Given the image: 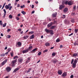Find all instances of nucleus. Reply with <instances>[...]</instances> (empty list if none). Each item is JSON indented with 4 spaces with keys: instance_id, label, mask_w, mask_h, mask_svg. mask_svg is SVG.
I'll return each mask as SVG.
<instances>
[{
    "instance_id": "nucleus-1",
    "label": "nucleus",
    "mask_w": 78,
    "mask_h": 78,
    "mask_svg": "<svg viewBox=\"0 0 78 78\" xmlns=\"http://www.w3.org/2000/svg\"><path fill=\"white\" fill-rule=\"evenodd\" d=\"M21 45H22V43H21V42H19L16 43V46L17 47H20Z\"/></svg>"
},
{
    "instance_id": "nucleus-2",
    "label": "nucleus",
    "mask_w": 78,
    "mask_h": 78,
    "mask_svg": "<svg viewBox=\"0 0 78 78\" xmlns=\"http://www.w3.org/2000/svg\"><path fill=\"white\" fill-rule=\"evenodd\" d=\"M17 62V59H16L15 60H14L13 61H12V67H14L15 66V63Z\"/></svg>"
},
{
    "instance_id": "nucleus-3",
    "label": "nucleus",
    "mask_w": 78,
    "mask_h": 78,
    "mask_svg": "<svg viewBox=\"0 0 78 78\" xmlns=\"http://www.w3.org/2000/svg\"><path fill=\"white\" fill-rule=\"evenodd\" d=\"M37 50V48H35L33 50H32V51H30V53H35V52H36V50Z\"/></svg>"
},
{
    "instance_id": "nucleus-4",
    "label": "nucleus",
    "mask_w": 78,
    "mask_h": 78,
    "mask_svg": "<svg viewBox=\"0 0 78 78\" xmlns=\"http://www.w3.org/2000/svg\"><path fill=\"white\" fill-rule=\"evenodd\" d=\"M58 73L59 75H62V71L61 70H58Z\"/></svg>"
},
{
    "instance_id": "nucleus-5",
    "label": "nucleus",
    "mask_w": 78,
    "mask_h": 78,
    "mask_svg": "<svg viewBox=\"0 0 78 78\" xmlns=\"http://www.w3.org/2000/svg\"><path fill=\"white\" fill-rule=\"evenodd\" d=\"M7 61H8L7 59L4 61L3 62H2V66H4V65H5V64H6V62H7Z\"/></svg>"
},
{
    "instance_id": "nucleus-6",
    "label": "nucleus",
    "mask_w": 78,
    "mask_h": 78,
    "mask_svg": "<svg viewBox=\"0 0 78 78\" xmlns=\"http://www.w3.org/2000/svg\"><path fill=\"white\" fill-rule=\"evenodd\" d=\"M11 68H10V67H8L6 69V70L7 72H9V71H11Z\"/></svg>"
},
{
    "instance_id": "nucleus-7",
    "label": "nucleus",
    "mask_w": 78,
    "mask_h": 78,
    "mask_svg": "<svg viewBox=\"0 0 78 78\" xmlns=\"http://www.w3.org/2000/svg\"><path fill=\"white\" fill-rule=\"evenodd\" d=\"M51 62H54V64H55V63H56L57 62H58V60L55 59L54 60H51Z\"/></svg>"
},
{
    "instance_id": "nucleus-8",
    "label": "nucleus",
    "mask_w": 78,
    "mask_h": 78,
    "mask_svg": "<svg viewBox=\"0 0 78 78\" xmlns=\"http://www.w3.org/2000/svg\"><path fill=\"white\" fill-rule=\"evenodd\" d=\"M56 15H57V12H55L52 14V16L53 17H56Z\"/></svg>"
},
{
    "instance_id": "nucleus-9",
    "label": "nucleus",
    "mask_w": 78,
    "mask_h": 78,
    "mask_svg": "<svg viewBox=\"0 0 78 78\" xmlns=\"http://www.w3.org/2000/svg\"><path fill=\"white\" fill-rule=\"evenodd\" d=\"M62 76L63 77H65V76H67V73H66V72L63 73L62 74Z\"/></svg>"
},
{
    "instance_id": "nucleus-10",
    "label": "nucleus",
    "mask_w": 78,
    "mask_h": 78,
    "mask_svg": "<svg viewBox=\"0 0 78 78\" xmlns=\"http://www.w3.org/2000/svg\"><path fill=\"white\" fill-rule=\"evenodd\" d=\"M67 11H68V8H65L63 10V11L64 12H67Z\"/></svg>"
},
{
    "instance_id": "nucleus-11",
    "label": "nucleus",
    "mask_w": 78,
    "mask_h": 78,
    "mask_svg": "<svg viewBox=\"0 0 78 78\" xmlns=\"http://www.w3.org/2000/svg\"><path fill=\"white\" fill-rule=\"evenodd\" d=\"M76 64L73 63V64L72 65V67L73 68H75L76 67Z\"/></svg>"
},
{
    "instance_id": "nucleus-12",
    "label": "nucleus",
    "mask_w": 78,
    "mask_h": 78,
    "mask_svg": "<svg viewBox=\"0 0 78 78\" xmlns=\"http://www.w3.org/2000/svg\"><path fill=\"white\" fill-rule=\"evenodd\" d=\"M64 8V5H61L59 6V9L61 10L63 8Z\"/></svg>"
},
{
    "instance_id": "nucleus-13",
    "label": "nucleus",
    "mask_w": 78,
    "mask_h": 78,
    "mask_svg": "<svg viewBox=\"0 0 78 78\" xmlns=\"http://www.w3.org/2000/svg\"><path fill=\"white\" fill-rule=\"evenodd\" d=\"M53 23L52 22H51V23H49V24H48V28H49V27H50L52 25H53Z\"/></svg>"
},
{
    "instance_id": "nucleus-14",
    "label": "nucleus",
    "mask_w": 78,
    "mask_h": 78,
    "mask_svg": "<svg viewBox=\"0 0 78 78\" xmlns=\"http://www.w3.org/2000/svg\"><path fill=\"white\" fill-rule=\"evenodd\" d=\"M18 61L19 62H20L21 63H22V62L23 61V59L22 58H19L18 59Z\"/></svg>"
},
{
    "instance_id": "nucleus-15",
    "label": "nucleus",
    "mask_w": 78,
    "mask_h": 78,
    "mask_svg": "<svg viewBox=\"0 0 78 78\" xmlns=\"http://www.w3.org/2000/svg\"><path fill=\"white\" fill-rule=\"evenodd\" d=\"M28 51L27 49H26L22 51L23 53H27Z\"/></svg>"
},
{
    "instance_id": "nucleus-16",
    "label": "nucleus",
    "mask_w": 78,
    "mask_h": 78,
    "mask_svg": "<svg viewBox=\"0 0 78 78\" xmlns=\"http://www.w3.org/2000/svg\"><path fill=\"white\" fill-rule=\"evenodd\" d=\"M19 70V68H16V69H15L13 71V73H15V72H16L18 70Z\"/></svg>"
},
{
    "instance_id": "nucleus-17",
    "label": "nucleus",
    "mask_w": 78,
    "mask_h": 78,
    "mask_svg": "<svg viewBox=\"0 0 78 78\" xmlns=\"http://www.w3.org/2000/svg\"><path fill=\"white\" fill-rule=\"evenodd\" d=\"M49 33H50V34H51V35H53V31L52 30H50V31H49Z\"/></svg>"
},
{
    "instance_id": "nucleus-18",
    "label": "nucleus",
    "mask_w": 78,
    "mask_h": 78,
    "mask_svg": "<svg viewBox=\"0 0 78 78\" xmlns=\"http://www.w3.org/2000/svg\"><path fill=\"white\" fill-rule=\"evenodd\" d=\"M50 30H48L47 29H45V31H46V32L47 33H50Z\"/></svg>"
},
{
    "instance_id": "nucleus-19",
    "label": "nucleus",
    "mask_w": 78,
    "mask_h": 78,
    "mask_svg": "<svg viewBox=\"0 0 78 78\" xmlns=\"http://www.w3.org/2000/svg\"><path fill=\"white\" fill-rule=\"evenodd\" d=\"M31 70V68H29L28 70L27 71H26V73H28L29 72H30V70Z\"/></svg>"
},
{
    "instance_id": "nucleus-20",
    "label": "nucleus",
    "mask_w": 78,
    "mask_h": 78,
    "mask_svg": "<svg viewBox=\"0 0 78 78\" xmlns=\"http://www.w3.org/2000/svg\"><path fill=\"white\" fill-rule=\"evenodd\" d=\"M45 45L46 47H48L50 46V43H46L45 44Z\"/></svg>"
},
{
    "instance_id": "nucleus-21",
    "label": "nucleus",
    "mask_w": 78,
    "mask_h": 78,
    "mask_svg": "<svg viewBox=\"0 0 78 78\" xmlns=\"http://www.w3.org/2000/svg\"><path fill=\"white\" fill-rule=\"evenodd\" d=\"M55 26H52L50 27V29L51 30H53V29H54V28H55Z\"/></svg>"
},
{
    "instance_id": "nucleus-22",
    "label": "nucleus",
    "mask_w": 78,
    "mask_h": 78,
    "mask_svg": "<svg viewBox=\"0 0 78 78\" xmlns=\"http://www.w3.org/2000/svg\"><path fill=\"white\" fill-rule=\"evenodd\" d=\"M34 34L31 35V37H30V39H34Z\"/></svg>"
},
{
    "instance_id": "nucleus-23",
    "label": "nucleus",
    "mask_w": 78,
    "mask_h": 78,
    "mask_svg": "<svg viewBox=\"0 0 78 78\" xmlns=\"http://www.w3.org/2000/svg\"><path fill=\"white\" fill-rule=\"evenodd\" d=\"M78 60L76 58L75 59L73 63H75L76 64Z\"/></svg>"
},
{
    "instance_id": "nucleus-24",
    "label": "nucleus",
    "mask_w": 78,
    "mask_h": 78,
    "mask_svg": "<svg viewBox=\"0 0 78 78\" xmlns=\"http://www.w3.org/2000/svg\"><path fill=\"white\" fill-rule=\"evenodd\" d=\"M5 8L7 9H9V6L8 5H6L5 6Z\"/></svg>"
},
{
    "instance_id": "nucleus-25",
    "label": "nucleus",
    "mask_w": 78,
    "mask_h": 78,
    "mask_svg": "<svg viewBox=\"0 0 78 78\" xmlns=\"http://www.w3.org/2000/svg\"><path fill=\"white\" fill-rule=\"evenodd\" d=\"M21 13H22L23 15H25V14H26V12L24 11H22L21 12Z\"/></svg>"
},
{
    "instance_id": "nucleus-26",
    "label": "nucleus",
    "mask_w": 78,
    "mask_h": 78,
    "mask_svg": "<svg viewBox=\"0 0 78 78\" xmlns=\"http://www.w3.org/2000/svg\"><path fill=\"white\" fill-rule=\"evenodd\" d=\"M34 33V32L33 31H32L30 32H29L28 33L29 34H33V33Z\"/></svg>"
},
{
    "instance_id": "nucleus-27",
    "label": "nucleus",
    "mask_w": 78,
    "mask_h": 78,
    "mask_svg": "<svg viewBox=\"0 0 78 78\" xmlns=\"http://www.w3.org/2000/svg\"><path fill=\"white\" fill-rule=\"evenodd\" d=\"M68 4L69 6H71L72 5V2H71L69 1L68 3Z\"/></svg>"
},
{
    "instance_id": "nucleus-28",
    "label": "nucleus",
    "mask_w": 78,
    "mask_h": 78,
    "mask_svg": "<svg viewBox=\"0 0 78 78\" xmlns=\"http://www.w3.org/2000/svg\"><path fill=\"white\" fill-rule=\"evenodd\" d=\"M56 42H60V39L58 38L56 41Z\"/></svg>"
},
{
    "instance_id": "nucleus-29",
    "label": "nucleus",
    "mask_w": 78,
    "mask_h": 78,
    "mask_svg": "<svg viewBox=\"0 0 78 78\" xmlns=\"http://www.w3.org/2000/svg\"><path fill=\"white\" fill-rule=\"evenodd\" d=\"M78 31V29H75L74 30V32L75 33H77V32Z\"/></svg>"
},
{
    "instance_id": "nucleus-30",
    "label": "nucleus",
    "mask_w": 78,
    "mask_h": 78,
    "mask_svg": "<svg viewBox=\"0 0 78 78\" xmlns=\"http://www.w3.org/2000/svg\"><path fill=\"white\" fill-rule=\"evenodd\" d=\"M10 55H11V56H12V57H13V56H14V53L13 52H11L10 53Z\"/></svg>"
},
{
    "instance_id": "nucleus-31",
    "label": "nucleus",
    "mask_w": 78,
    "mask_h": 78,
    "mask_svg": "<svg viewBox=\"0 0 78 78\" xmlns=\"http://www.w3.org/2000/svg\"><path fill=\"white\" fill-rule=\"evenodd\" d=\"M23 37L24 39H27L28 37L27 36H25Z\"/></svg>"
},
{
    "instance_id": "nucleus-32",
    "label": "nucleus",
    "mask_w": 78,
    "mask_h": 78,
    "mask_svg": "<svg viewBox=\"0 0 78 78\" xmlns=\"http://www.w3.org/2000/svg\"><path fill=\"white\" fill-rule=\"evenodd\" d=\"M11 50V49L10 48H9L7 50V51H8L7 52H8L9 53Z\"/></svg>"
},
{
    "instance_id": "nucleus-33",
    "label": "nucleus",
    "mask_w": 78,
    "mask_h": 78,
    "mask_svg": "<svg viewBox=\"0 0 78 78\" xmlns=\"http://www.w3.org/2000/svg\"><path fill=\"white\" fill-rule=\"evenodd\" d=\"M56 55V53L55 52H53L52 54V56H55Z\"/></svg>"
},
{
    "instance_id": "nucleus-34",
    "label": "nucleus",
    "mask_w": 78,
    "mask_h": 78,
    "mask_svg": "<svg viewBox=\"0 0 78 78\" xmlns=\"http://www.w3.org/2000/svg\"><path fill=\"white\" fill-rule=\"evenodd\" d=\"M33 48V46H30L29 47V50H31Z\"/></svg>"
},
{
    "instance_id": "nucleus-35",
    "label": "nucleus",
    "mask_w": 78,
    "mask_h": 78,
    "mask_svg": "<svg viewBox=\"0 0 78 78\" xmlns=\"http://www.w3.org/2000/svg\"><path fill=\"white\" fill-rule=\"evenodd\" d=\"M5 5H6V2H5L4 5H3V6L2 8V9H3V8H4V7H5Z\"/></svg>"
},
{
    "instance_id": "nucleus-36",
    "label": "nucleus",
    "mask_w": 78,
    "mask_h": 78,
    "mask_svg": "<svg viewBox=\"0 0 78 78\" xmlns=\"http://www.w3.org/2000/svg\"><path fill=\"white\" fill-rule=\"evenodd\" d=\"M9 19H12V16L11 15H10L9 16Z\"/></svg>"
},
{
    "instance_id": "nucleus-37",
    "label": "nucleus",
    "mask_w": 78,
    "mask_h": 78,
    "mask_svg": "<svg viewBox=\"0 0 78 78\" xmlns=\"http://www.w3.org/2000/svg\"><path fill=\"white\" fill-rule=\"evenodd\" d=\"M6 26V23H5L3 24V27H5Z\"/></svg>"
},
{
    "instance_id": "nucleus-38",
    "label": "nucleus",
    "mask_w": 78,
    "mask_h": 78,
    "mask_svg": "<svg viewBox=\"0 0 78 78\" xmlns=\"http://www.w3.org/2000/svg\"><path fill=\"white\" fill-rule=\"evenodd\" d=\"M0 25H3V23L2 22V21H0Z\"/></svg>"
},
{
    "instance_id": "nucleus-39",
    "label": "nucleus",
    "mask_w": 78,
    "mask_h": 78,
    "mask_svg": "<svg viewBox=\"0 0 78 78\" xmlns=\"http://www.w3.org/2000/svg\"><path fill=\"white\" fill-rule=\"evenodd\" d=\"M77 45V43H76V41L74 43V46H76Z\"/></svg>"
},
{
    "instance_id": "nucleus-40",
    "label": "nucleus",
    "mask_w": 78,
    "mask_h": 78,
    "mask_svg": "<svg viewBox=\"0 0 78 78\" xmlns=\"http://www.w3.org/2000/svg\"><path fill=\"white\" fill-rule=\"evenodd\" d=\"M73 11H75L76 10V5L74 6L73 8Z\"/></svg>"
},
{
    "instance_id": "nucleus-41",
    "label": "nucleus",
    "mask_w": 78,
    "mask_h": 78,
    "mask_svg": "<svg viewBox=\"0 0 78 78\" xmlns=\"http://www.w3.org/2000/svg\"><path fill=\"white\" fill-rule=\"evenodd\" d=\"M11 37V35H8L7 36V37L8 39L10 38V37Z\"/></svg>"
},
{
    "instance_id": "nucleus-42",
    "label": "nucleus",
    "mask_w": 78,
    "mask_h": 78,
    "mask_svg": "<svg viewBox=\"0 0 78 78\" xmlns=\"http://www.w3.org/2000/svg\"><path fill=\"white\" fill-rule=\"evenodd\" d=\"M55 23H56V21L54 20L53 22V25H55Z\"/></svg>"
},
{
    "instance_id": "nucleus-43",
    "label": "nucleus",
    "mask_w": 78,
    "mask_h": 78,
    "mask_svg": "<svg viewBox=\"0 0 78 78\" xmlns=\"http://www.w3.org/2000/svg\"><path fill=\"white\" fill-rule=\"evenodd\" d=\"M77 56V53H75L73 54V56Z\"/></svg>"
},
{
    "instance_id": "nucleus-44",
    "label": "nucleus",
    "mask_w": 78,
    "mask_h": 78,
    "mask_svg": "<svg viewBox=\"0 0 78 78\" xmlns=\"http://www.w3.org/2000/svg\"><path fill=\"white\" fill-rule=\"evenodd\" d=\"M16 58H18V56H15L14 57H13V59H16Z\"/></svg>"
},
{
    "instance_id": "nucleus-45",
    "label": "nucleus",
    "mask_w": 78,
    "mask_h": 78,
    "mask_svg": "<svg viewBox=\"0 0 78 78\" xmlns=\"http://www.w3.org/2000/svg\"><path fill=\"white\" fill-rule=\"evenodd\" d=\"M47 51H48V50L46 49L43 51V53H45V52H47Z\"/></svg>"
},
{
    "instance_id": "nucleus-46",
    "label": "nucleus",
    "mask_w": 78,
    "mask_h": 78,
    "mask_svg": "<svg viewBox=\"0 0 78 78\" xmlns=\"http://www.w3.org/2000/svg\"><path fill=\"white\" fill-rule=\"evenodd\" d=\"M74 61V60L73 59H72L71 62V64H73V62Z\"/></svg>"
},
{
    "instance_id": "nucleus-47",
    "label": "nucleus",
    "mask_w": 78,
    "mask_h": 78,
    "mask_svg": "<svg viewBox=\"0 0 78 78\" xmlns=\"http://www.w3.org/2000/svg\"><path fill=\"white\" fill-rule=\"evenodd\" d=\"M41 53H42V52H39L38 53V55H39V56H40V55H41Z\"/></svg>"
},
{
    "instance_id": "nucleus-48",
    "label": "nucleus",
    "mask_w": 78,
    "mask_h": 78,
    "mask_svg": "<svg viewBox=\"0 0 78 78\" xmlns=\"http://www.w3.org/2000/svg\"><path fill=\"white\" fill-rule=\"evenodd\" d=\"M12 8V6H10V7L9 8V11H11V9Z\"/></svg>"
},
{
    "instance_id": "nucleus-49",
    "label": "nucleus",
    "mask_w": 78,
    "mask_h": 78,
    "mask_svg": "<svg viewBox=\"0 0 78 78\" xmlns=\"http://www.w3.org/2000/svg\"><path fill=\"white\" fill-rule=\"evenodd\" d=\"M68 3V1H66L65 2V4L66 5H67V4Z\"/></svg>"
},
{
    "instance_id": "nucleus-50",
    "label": "nucleus",
    "mask_w": 78,
    "mask_h": 78,
    "mask_svg": "<svg viewBox=\"0 0 78 78\" xmlns=\"http://www.w3.org/2000/svg\"><path fill=\"white\" fill-rule=\"evenodd\" d=\"M1 56H5V54H2L1 55Z\"/></svg>"
},
{
    "instance_id": "nucleus-51",
    "label": "nucleus",
    "mask_w": 78,
    "mask_h": 78,
    "mask_svg": "<svg viewBox=\"0 0 78 78\" xmlns=\"http://www.w3.org/2000/svg\"><path fill=\"white\" fill-rule=\"evenodd\" d=\"M16 19L17 20H20V18H19L18 17H16Z\"/></svg>"
},
{
    "instance_id": "nucleus-52",
    "label": "nucleus",
    "mask_w": 78,
    "mask_h": 78,
    "mask_svg": "<svg viewBox=\"0 0 78 78\" xmlns=\"http://www.w3.org/2000/svg\"><path fill=\"white\" fill-rule=\"evenodd\" d=\"M71 22H72V23H74V22H75L74 20H71Z\"/></svg>"
},
{
    "instance_id": "nucleus-53",
    "label": "nucleus",
    "mask_w": 78,
    "mask_h": 78,
    "mask_svg": "<svg viewBox=\"0 0 78 78\" xmlns=\"http://www.w3.org/2000/svg\"><path fill=\"white\" fill-rule=\"evenodd\" d=\"M73 34V33H72L71 34L69 35V36H72Z\"/></svg>"
},
{
    "instance_id": "nucleus-54",
    "label": "nucleus",
    "mask_w": 78,
    "mask_h": 78,
    "mask_svg": "<svg viewBox=\"0 0 78 78\" xmlns=\"http://www.w3.org/2000/svg\"><path fill=\"white\" fill-rule=\"evenodd\" d=\"M73 75H72L70 76V78H73Z\"/></svg>"
},
{
    "instance_id": "nucleus-55",
    "label": "nucleus",
    "mask_w": 78,
    "mask_h": 78,
    "mask_svg": "<svg viewBox=\"0 0 78 78\" xmlns=\"http://www.w3.org/2000/svg\"><path fill=\"white\" fill-rule=\"evenodd\" d=\"M3 11L4 12V13H6V10H5V9H4Z\"/></svg>"
},
{
    "instance_id": "nucleus-56",
    "label": "nucleus",
    "mask_w": 78,
    "mask_h": 78,
    "mask_svg": "<svg viewBox=\"0 0 78 78\" xmlns=\"http://www.w3.org/2000/svg\"><path fill=\"white\" fill-rule=\"evenodd\" d=\"M10 30L11 29H9L7 30V32H9V31H10Z\"/></svg>"
},
{
    "instance_id": "nucleus-57",
    "label": "nucleus",
    "mask_w": 78,
    "mask_h": 78,
    "mask_svg": "<svg viewBox=\"0 0 78 78\" xmlns=\"http://www.w3.org/2000/svg\"><path fill=\"white\" fill-rule=\"evenodd\" d=\"M34 5H32V6H31V8H34Z\"/></svg>"
},
{
    "instance_id": "nucleus-58",
    "label": "nucleus",
    "mask_w": 78,
    "mask_h": 78,
    "mask_svg": "<svg viewBox=\"0 0 78 78\" xmlns=\"http://www.w3.org/2000/svg\"><path fill=\"white\" fill-rule=\"evenodd\" d=\"M72 15L73 16H75V13L74 12L72 13Z\"/></svg>"
},
{
    "instance_id": "nucleus-59",
    "label": "nucleus",
    "mask_w": 78,
    "mask_h": 78,
    "mask_svg": "<svg viewBox=\"0 0 78 78\" xmlns=\"http://www.w3.org/2000/svg\"><path fill=\"white\" fill-rule=\"evenodd\" d=\"M18 31H22V29H18Z\"/></svg>"
},
{
    "instance_id": "nucleus-60",
    "label": "nucleus",
    "mask_w": 78,
    "mask_h": 78,
    "mask_svg": "<svg viewBox=\"0 0 78 78\" xmlns=\"http://www.w3.org/2000/svg\"><path fill=\"white\" fill-rule=\"evenodd\" d=\"M5 16H6V13H5L4 14V16H3L4 17H5Z\"/></svg>"
},
{
    "instance_id": "nucleus-61",
    "label": "nucleus",
    "mask_w": 78,
    "mask_h": 78,
    "mask_svg": "<svg viewBox=\"0 0 78 78\" xmlns=\"http://www.w3.org/2000/svg\"><path fill=\"white\" fill-rule=\"evenodd\" d=\"M11 4L10 3V4H9L8 5V6H11Z\"/></svg>"
},
{
    "instance_id": "nucleus-62",
    "label": "nucleus",
    "mask_w": 78,
    "mask_h": 78,
    "mask_svg": "<svg viewBox=\"0 0 78 78\" xmlns=\"http://www.w3.org/2000/svg\"><path fill=\"white\" fill-rule=\"evenodd\" d=\"M20 16V14L19 13L18 14V17H19Z\"/></svg>"
},
{
    "instance_id": "nucleus-63",
    "label": "nucleus",
    "mask_w": 78,
    "mask_h": 78,
    "mask_svg": "<svg viewBox=\"0 0 78 78\" xmlns=\"http://www.w3.org/2000/svg\"><path fill=\"white\" fill-rule=\"evenodd\" d=\"M60 48H62V45H60Z\"/></svg>"
},
{
    "instance_id": "nucleus-64",
    "label": "nucleus",
    "mask_w": 78,
    "mask_h": 78,
    "mask_svg": "<svg viewBox=\"0 0 78 78\" xmlns=\"http://www.w3.org/2000/svg\"><path fill=\"white\" fill-rule=\"evenodd\" d=\"M30 58H31V57H30L28 58L27 59H28V60H30Z\"/></svg>"
}]
</instances>
